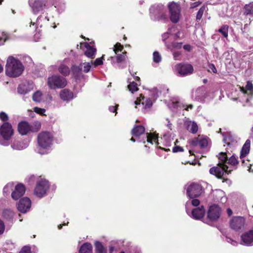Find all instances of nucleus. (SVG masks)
Instances as JSON below:
<instances>
[{"mask_svg": "<svg viewBox=\"0 0 253 253\" xmlns=\"http://www.w3.org/2000/svg\"><path fill=\"white\" fill-rule=\"evenodd\" d=\"M72 72L74 74H78L82 71V68L81 66V65L79 66H73L72 67Z\"/></svg>", "mask_w": 253, "mask_h": 253, "instance_id": "nucleus-49", "label": "nucleus"}, {"mask_svg": "<svg viewBox=\"0 0 253 253\" xmlns=\"http://www.w3.org/2000/svg\"><path fill=\"white\" fill-rule=\"evenodd\" d=\"M86 50L84 51L85 55L90 58H94L95 56L96 49L93 45L89 44L87 43H84Z\"/></svg>", "mask_w": 253, "mask_h": 253, "instance_id": "nucleus-23", "label": "nucleus"}, {"mask_svg": "<svg viewBox=\"0 0 253 253\" xmlns=\"http://www.w3.org/2000/svg\"><path fill=\"white\" fill-rule=\"evenodd\" d=\"M30 140L24 139L22 140H14L11 141L10 146L13 150L21 151L27 148Z\"/></svg>", "mask_w": 253, "mask_h": 253, "instance_id": "nucleus-14", "label": "nucleus"}, {"mask_svg": "<svg viewBox=\"0 0 253 253\" xmlns=\"http://www.w3.org/2000/svg\"><path fill=\"white\" fill-rule=\"evenodd\" d=\"M220 162L219 164L226 165L228 160V157L225 153H221L219 157Z\"/></svg>", "mask_w": 253, "mask_h": 253, "instance_id": "nucleus-42", "label": "nucleus"}, {"mask_svg": "<svg viewBox=\"0 0 253 253\" xmlns=\"http://www.w3.org/2000/svg\"><path fill=\"white\" fill-rule=\"evenodd\" d=\"M245 223V219L239 216L233 218L230 221V225L232 229L235 231H239L244 229Z\"/></svg>", "mask_w": 253, "mask_h": 253, "instance_id": "nucleus-13", "label": "nucleus"}, {"mask_svg": "<svg viewBox=\"0 0 253 253\" xmlns=\"http://www.w3.org/2000/svg\"><path fill=\"white\" fill-rule=\"evenodd\" d=\"M42 99V93L40 91H37L34 93L33 95V99L34 101L40 102Z\"/></svg>", "mask_w": 253, "mask_h": 253, "instance_id": "nucleus-41", "label": "nucleus"}, {"mask_svg": "<svg viewBox=\"0 0 253 253\" xmlns=\"http://www.w3.org/2000/svg\"><path fill=\"white\" fill-rule=\"evenodd\" d=\"M59 72L64 76H67L70 73L69 68L64 64H61L58 68Z\"/></svg>", "mask_w": 253, "mask_h": 253, "instance_id": "nucleus-34", "label": "nucleus"}, {"mask_svg": "<svg viewBox=\"0 0 253 253\" xmlns=\"http://www.w3.org/2000/svg\"><path fill=\"white\" fill-rule=\"evenodd\" d=\"M28 3L34 14L42 13L47 7L46 0H29Z\"/></svg>", "mask_w": 253, "mask_h": 253, "instance_id": "nucleus-5", "label": "nucleus"}, {"mask_svg": "<svg viewBox=\"0 0 253 253\" xmlns=\"http://www.w3.org/2000/svg\"><path fill=\"white\" fill-rule=\"evenodd\" d=\"M20 253H31V248L29 246H24Z\"/></svg>", "mask_w": 253, "mask_h": 253, "instance_id": "nucleus-53", "label": "nucleus"}, {"mask_svg": "<svg viewBox=\"0 0 253 253\" xmlns=\"http://www.w3.org/2000/svg\"><path fill=\"white\" fill-rule=\"evenodd\" d=\"M171 29H169L168 30V31L166 33H165L162 37H163V39L164 40H166L169 37V35L170 34V31Z\"/></svg>", "mask_w": 253, "mask_h": 253, "instance_id": "nucleus-62", "label": "nucleus"}, {"mask_svg": "<svg viewBox=\"0 0 253 253\" xmlns=\"http://www.w3.org/2000/svg\"><path fill=\"white\" fill-rule=\"evenodd\" d=\"M142 100L143 101L141 102V104L144 110L150 108L153 104V102L150 98H145L142 94H140V97L137 98L136 100L134 102V104L136 105H140Z\"/></svg>", "mask_w": 253, "mask_h": 253, "instance_id": "nucleus-21", "label": "nucleus"}, {"mask_svg": "<svg viewBox=\"0 0 253 253\" xmlns=\"http://www.w3.org/2000/svg\"><path fill=\"white\" fill-rule=\"evenodd\" d=\"M42 18V16H40L38 17L37 18V22L36 23H32V22H31V24H32L33 25H40V27H42V25L40 24V20H41V19Z\"/></svg>", "mask_w": 253, "mask_h": 253, "instance_id": "nucleus-61", "label": "nucleus"}, {"mask_svg": "<svg viewBox=\"0 0 253 253\" xmlns=\"http://www.w3.org/2000/svg\"><path fill=\"white\" fill-rule=\"evenodd\" d=\"M104 55H103L100 58H98L95 59V60L94 62V66H97L98 65H102L103 64V59Z\"/></svg>", "mask_w": 253, "mask_h": 253, "instance_id": "nucleus-52", "label": "nucleus"}, {"mask_svg": "<svg viewBox=\"0 0 253 253\" xmlns=\"http://www.w3.org/2000/svg\"><path fill=\"white\" fill-rule=\"evenodd\" d=\"M153 61L155 63H159L161 61V56L159 53L157 51H155L153 53Z\"/></svg>", "mask_w": 253, "mask_h": 253, "instance_id": "nucleus-46", "label": "nucleus"}, {"mask_svg": "<svg viewBox=\"0 0 253 253\" xmlns=\"http://www.w3.org/2000/svg\"><path fill=\"white\" fill-rule=\"evenodd\" d=\"M221 214V209L219 206L216 205L211 206L208 211V217L210 220L216 221L220 217Z\"/></svg>", "mask_w": 253, "mask_h": 253, "instance_id": "nucleus-12", "label": "nucleus"}, {"mask_svg": "<svg viewBox=\"0 0 253 253\" xmlns=\"http://www.w3.org/2000/svg\"><path fill=\"white\" fill-rule=\"evenodd\" d=\"M127 86L129 90L131 93H133L134 92L138 90L137 84L134 81L130 82Z\"/></svg>", "mask_w": 253, "mask_h": 253, "instance_id": "nucleus-39", "label": "nucleus"}, {"mask_svg": "<svg viewBox=\"0 0 253 253\" xmlns=\"http://www.w3.org/2000/svg\"><path fill=\"white\" fill-rule=\"evenodd\" d=\"M172 151L174 153H176L178 152H182L183 151V149L182 147L179 146H175L172 149Z\"/></svg>", "mask_w": 253, "mask_h": 253, "instance_id": "nucleus-57", "label": "nucleus"}, {"mask_svg": "<svg viewBox=\"0 0 253 253\" xmlns=\"http://www.w3.org/2000/svg\"><path fill=\"white\" fill-rule=\"evenodd\" d=\"M201 3H202V2L200 1L192 2L191 4V8H195V7L198 6L199 5H200Z\"/></svg>", "mask_w": 253, "mask_h": 253, "instance_id": "nucleus-60", "label": "nucleus"}, {"mask_svg": "<svg viewBox=\"0 0 253 253\" xmlns=\"http://www.w3.org/2000/svg\"><path fill=\"white\" fill-rule=\"evenodd\" d=\"M145 141L151 144L153 143L157 144L158 136L155 134L147 133L146 134L145 138L144 140H139L140 142L142 141L144 143H145Z\"/></svg>", "mask_w": 253, "mask_h": 253, "instance_id": "nucleus-26", "label": "nucleus"}, {"mask_svg": "<svg viewBox=\"0 0 253 253\" xmlns=\"http://www.w3.org/2000/svg\"><path fill=\"white\" fill-rule=\"evenodd\" d=\"M173 58L175 60H179L181 59V54L179 52H174L173 53Z\"/></svg>", "mask_w": 253, "mask_h": 253, "instance_id": "nucleus-56", "label": "nucleus"}, {"mask_svg": "<svg viewBox=\"0 0 253 253\" xmlns=\"http://www.w3.org/2000/svg\"><path fill=\"white\" fill-rule=\"evenodd\" d=\"M14 187L13 183H8L3 188V193L4 194L9 193L12 189Z\"/></svg>", "mask_w": 253, "mask_h": 253, "instance_id": "nucleus-43", "label": "nucleus"}, {"mask_svg": "<svg viewBox=\"0 0 253 253\" xmlns=\"http://www.w3.org/2000/svg\"><path fill=\"white\" fill-rule=\"evenodd\" d=\"M251 145V141L250 139H247L245 144H244L240 153V159L242 161V163L244 164L245 161V157L248 155L250 152Z\"/></svg>", "mask_w": 253, "mask_h": 253, "instance_id": "nucleus-22", "label": "nucleus"}, {"mask_svg": "<svg viewBox=\"0 0 253 253\" xmlns=\"http://www.w3.org/2000/svg\"><path fill=\"white\" fill-rule=\"evenodd\" d=\"M18 92L21 94H25L28 93L29 89L24 85H19L17 88Z\"/></svg>", "mask_w": 253, "mask_h": 253, "instance_id": "nucleus-40", "label": "nucleus"}, {"mask_svg": "<svg viewBox=\"0 0 253 253\" xmlns=\"http://www.w3.org/2000/svg\"><path fill=\"white\" fill-rule=\"evenodd\" d=\"M203 191V188L200 184L193 183L188 186L186 193L190 198H195L200 196Z\"/></svg>", "mask_w": 253, "mask_h": 253, "instance_id": "nucleus-10", "label": "nucleus"}, {"mask_svg": "<svg viewBox=\"0 0 253 253\" xmlns=\"http://www.w3.org/2000/svg\"><path fill=\"white\" fill-rule=\"evenodd\" d=\"M31 206V201L27 197H24L21 199L17 204L18 210L23 213L27 212L30 209Z\"/></svg>", "mask_w": 253, "mask_h": 253, "instance_id": "nucleus-15", "label": "nucleus"}, {"mask_svg": "<svg viewBox=\"0 0 253 253\" xmlns=\"http://www.w3.org/2000/svg\"><path fill=\"white\" fill-rule=\"evenodd\" d=\"M0 119L3 121H7L8 120V115L4 112H1L0 113Z\"/></svg>", "mask_w": 253, "mask_h": 253, "instance_id": "nucleus-51", "label": "nucleus"}, {"mask_svg": "<svg viewBox=\"0 0 253 253\" xmlns=\"http://www.w3.org/2000/svg\"><path fill=\"white\" fill-rule=\"evenodd\" d=\"M226 241L232 244L233 246H237L238 243L236 241L232 240V239L228 238L227 237H226Z\"/></svg>", "mask_w": 253, "mask_h": 253, "instance_id": "nucleus-58", "label": "nucleus"}, {"mask_svg": "<svg viewBox=\"0 0 253 253\" xmlns=\"http://www.w3.org/2000/svg\"><path fill=\"white\" fill-rule=\"evenodd\" d=\"M191 200L188 201L185 204L186 211L188 214H190V210H192L191 207H197L200 204V201L198 199L192 198Z\"/></svg>", "mask_w": 253, "mask_h": 253, "instance_id": "nucleus-27", "label": "nucleus"}, {"mask_svg": "<svg viewBox=\"0 0 253 253\" xmlns=\"http://www.w3.org/2000/svg\"><path fill=\"white\" fill-rule=\"evenodd\" d=\"M34 111L40 115H43L45 112V110L44 109L39 108L38 107H34Z\"/></svg>", "mask_w": 253, "mask_h": 253, "instance_id": "nucleus-50", "label": "nucleus"}, {"mask_svg": "<svg viewBox=\"0 0 253 253\" xmlns=\"http://www.w3.org/2000/svg\"><path fill=\"white\" fill-rule=\"evenodd\" d=\"M164 7L162 5L152 6L150 8V16L154 20H159L160 15L164 9Z\"/></svg>", "mask_w": 253, "mask_h": 253, "instance_id": "nucleus-18", "label": "nucleus"}, {"mask_svg": "<svg viewBox=\"0 0 253 253\" xmlns=\"http://www.w3.org/2000/svg\"><path fill=\"white\" fill-rule=\"evenodd\" d=\"M209 71L213 73H216L217 72V70L215 67V66L213 64H210L209 65Z\"/></svg>", "mask_w": 253, "mask_h": 253, "instance_id": "nucleus-54", "label": "nucleus"}, {"mask_svg": "<svg viewBox=\"0 0 253 253\" xmlns=\"http://www.w3.org/2000/svg\"><path fill=\"white\" fill-rule=\"evenodd\" d=\"M240 90L244 94H248V95L253 94V84L248 81L245 86V88L243 87H240Z\"/></svg>", "mask_w": 253, "mask_h": 253, "instance_id": "nucleus-28", "label": "nucleus"}, {"mask_svg": "<svg viewBox=\"0 0 253 253\" xmlns=\"http://www.w3.org/2000/svg\"><path fill=\"white\" fill-rule=\"evenodd\" d=\"M167 18V15L166 14V11L165 10V8L162 10V13L160 15V20H165Z\"/></svg>", "mask_w": 253, "mask_h": 253, "instance_id": "nucleus-55", "label": "nucleus"}, {"mask_svg": "<svg viewBox=\"0 0 253 253\" xmlns=\"http://www.w3.org/2000/svg\"><path fill=\"white\" fill-rule=\"evenodd\" d=\"M95 249L96 253H104L105 250L102 244L98 241L95 243Z\"/></svg>", "mask_w": 253, "mask_h": 253, "instance_id": "nucleus-37", "label": "nucleus"}, {"mask_svg": "<svg viewBox=\"0 0 253 253\" xmlns=\"http://www.w3.org/2000/svg\"><path fill=\"white\" fill-rule=\"evenodd\" d=\"M206 93L205 87H201L192 92V96L196 100L202 101L206 98Z\"/></svg>", "mask_w": 253, "mask_h": 253, "instance_id": "nucleus-20", "label": "nucleus"}, {"mask_svg": "<svg viewBox=\"0 0 253 253\" xmlns=\"http://www.w3.org/2000/svg\"><path fill=\"white\" fill-rule=\"evenodd\" d=\"M118 105H116L115 106H110L109 108V111L111 112H115L116 111L117 107H118Z\"/></svg>", "mask_w": 253, "mask_h": 253, "instance_id": "nucleus-64", "label": "nucleus"}, {"mask_svg": "<svg viewBox=\"0 0 253 253\" xmlns=\"http://www.w3.org/2000/svg\"><path fill=\"white\" fill-rule=\"evenodd\" d=\"M241 244L250 246L253 245V227L241 236Z\"/></svg>", "mask_w": 253, "mask_h": 253, "instance_id": "nucleus-16", "label": "nucleus"}, {"mask_svg": "<svg viewBox=\"0 0 253 253\" xmlns=\"http://www.w3.org/2000/svg\"><path fill=\"white\" fill-rule=\"evenodd\" d=\"M18 130L21 135H26L31 130V127L27 122H22L18 125Z\"/></svg>", "mask_w": 253, "mask_h": 253, "instance_id": "nucleus-24", "label": "nucleus"}, {"mask_svg": "<svg viewBox=\"0 0 253 253\" xmlns=\"http://www.w3.org/2000/svg\"><path fill=\"white\" fill-rule=\"evenodd\" d=\"M199 146L201 148H206L208 145V139L205 137L199 135Z\"/></svg>", "mask_w": 253, "mask_h": 253, "instance_id": "nucleus-36", "label": "nucleus"}, {"mask_svg": "<svg viewBox=\"0 0 253 253\" xmlns=\"http://www.w3.org/2000/svg\"><path fill=\"white\" fill-rule=\"evenodd\" d=\"M170 12V19L172 23H176L179 19L180 8L179 5L175 3L171 2L169 5Z\"/></svg>", "mask_w": 253, "mask_h": 253, "instance_id": "nucleus-11", "label": "nucleus"}, {"mask_svg": "<svg viewBox=\"0 0 253 253\" xmlns=\"http://www.w3.org/2000/svg\"><path fill=\"white\" fill-rule=\"evenodd\" d=\"M205 10V6H202L199 11L197 12V15H196V19L197 20H200L203 15L204 12Z\"/></svg>", "mask_w": 253, "mask_h": 253, "instance_id": "nucleus-47", "label": "nucleus"}, {"mask_svg": "<svg viewBox=\"0 0 253 253\" xmlns=\"http://www.w3.org/2000/svg\"><path fill=\"white\" fill-rule=\"evenodd\" d=\"M187 129L192 133H196L198 130L197 124L194 122L188 121L185 123Z\"/></svg>", "mask_w": 253, "mask_h": 253, "instance_id": "nucleus-30", "label": "nucleus"}, {"mask_svg": "<svg viewBox=\"0 0 253 253\" xmlns=\"http://www.w3.org/2000/svg\"><path fill=\"white\" fill-rule=\"evenodd\" d=\"M243 13L245 15L253 14V2L246 4L243 8Z\"/></svg>", "mask_w": 253, "mask_h": 253, "instance_id": "nucleus-33", "label": "nucleus"}, {"mask_svg": "<svg viewBox=\"0 0 253 253\" xmlns=\"http://www.w3.org/2000/svg\"><path fill=\"white\" fill-rule=\"evenodd\" d=\"M5 229V226L3 222L0 219V234L3 233Z\"/></svg>", "mask_w": 253, "mask_h": 253, "instance_id": "nucleus-59", "label": "nucleus"}, {"mask_svg": "<svg viewBox=\"0 0 253 253\" xmlns=\"http://www.w3.org/2000/svg\"><path fill=\"white\" fill-rule=\"evenodd\" d=\"M199 136L198 137H195L189 141V143L193 146L199 145Z\"/></svg>", "mask_w": 253, "mask_h": 253, "instance_id": "nucleus-48", "label": "nucleus"}, {"mask_svg": "<svg viewBox=\"0 0 253 253\" xmlns=\"http://www.w3.org/2000/svg\"><path fill=\"white\" fill-rule=\"evenodd\" d=\"M123 49V46L120 43H117L113 48V51L117 55L116 57L111 56L108 60H111V62L112 64L114 65L116 63L120 64L123 62L126 59V52H123L122 54H117L119 51H121Z\"/></svg>", "mask_w": 253, "mask_h": 253, "instance_id": "nucleus-8", "label": "nucleus"}, {"mask_svg": "<svg viewBox=\"0 0 253 253\" xmlns=\"http://www.w3.org/2000/svg\"><path fill=\"white\" fill-rule=\"evenodd\" d=\"M24 67L19 60L9 57L5 66V74L10 77L16 78L20 76L24 71Z\"/></svg>", "mask_w": 253, "mask_h": 253, "instance_id": "nucleus-2", "label": "nucleus"}, {"mask_svg": "<svg viewBox=\"0 0 253 253\" xmlns=\"http://www.w3.org/2000/svg\"><path fill=\"white\" fill-rule=\"evenodd\" d=\"M226 164L230 165V169L233 170V169H236L237 168V166L238 165L239 162L237 158L233 155L228 159Z\"/></svg>", "mask_w": 253, "mask_h": 253, "instance_id": "nucleus-32", "label": "nucleus"}, {"mask_svg": "<svg viewBox=\"0 0 253 253\" xmlns=\"http://www.w3.org/2000/svg\"><path fill=\"white\" fill-rule=\"evenodd\" d=\"M59 95L61 99L65 101H70L74 98L73 93L67 89L61 90Z\"/></svg>", "mask_w": 253, "mask_h": 253, "instance_id": "nucleus-25", "label": "nucleus"}, {"mask_svg": "<svg viewBox=\"0 0 253 253\" xmlns=\"http://www.w3.org/2000/svg\"><path fill=\"white\" fill-rule=\"evenodd\" d=\"M92 247L90 243H85L80 248L79 253H92Z\"/></svg>", "mask_w": 253, "mask_h": 253, "instance_id": "nucleus-31", "label": "nucleus"}, {"mask_svg": "<svg viewBox=\"0 0 253 253\" xmlns=\"http://www.w3.org/2000/svg\"><path fill=\"white\" fill-rule=\"evenodd\" d=\"M233 170L226 165L218 164L217 167H214L210 169L211 174L214 175L218 178H221L224 174L229 173Z\"/></svg>", "mask_w": 253, "mask_h": 253, "instance_id": "nucleus-9", "label": "nucleus"}, {"mask_svg": "<svg viewBox=\"0 0 253 253\" xmlns=\"http://www.w3.org/2000/svg\"><path fill=\"white\" fill-rule=\"evenodd\" d=\"M145 132V128L141 125L135 126L131 130V133L135 137H138Z\"/></svg>", "mask_w": 253, "mask_h": 253, "instance_id": "nucleus-29", "label": "nucleus"}, {"mask_svg": "<svg viewBox=\"0 0 253 253\" xmlns=\"http://www.w3.org/2000/svg\"><path fill=\"white\" fill-rule=\"evenodd\" d=\"M229 26L227 25L222 26L219 30L218 32L220 33L223 37L227 38L228 35Z\"/></svg>", "mask_w": 253, "mask_h": 253, "instance_id": "nucleus-38", "label": "nucleus"}, {"mask_svg": "<svg viewBox=\"0 0 253 253\" xmlns=\"http://www.w3.org/2000/svg\"><path fill=\"white\" fill-rule=\"evenodd\" d=\"M174 70L178 76L184 77L191 75L193 73L194 69L190 64L179 63L174 66Z\"/></svg>", "mask_w": 253, "mask_h": 253, "instance_id": "nucleus-7", "label": "nucleus"}, {"mask_svg": "<svg viewBox=\"0 0 253 253\" xmlns=\"http://www.w3.org/2000/svg\"><path fill=\"white\" fill-rule=\"evenodd\" d=\"M49 188L48 181L42 179L37 182L34 190V194L39 198H42L46 194Z\"/></svg>", "mask_w": 253, "mask_h": 253, "instance_id": "nucleus-6", "label": "nucleus"}, {"mask_svg": "<svg viewBox=\"0 0 253 253\" xmlns=\"http://www.w3.org/2000/svg\"><path fill=\"white\" fill-rule=\"evenodd\" d=\"M14 212L9 209H6L3 211L2 215L6 219H12L14 216Z\"/></svg>", "mask_w": 253, "mask_h": 253, "instance_id": "nucleus-35", "label": "nucleus"}, {"mask_svg": "<svg viewBox=\"0 0 253 253\" xmlns=\"http://www.w3.org/2000/svg\"><path fill=\"white\" fill-rule=\"evenodd\" d=\"M14 131L12 126L8 123H3L0 127V134L2 138L0 139V144L8 146L9 140L13 135Z\"/></svg>", "mask_w": 253, "mask_h": 253, "instance_id": "nucleus-3", "label": "nucleus"}, {"mask_svg": "<svg viewBox=\"0 0 253 253\" xmlns=\"http://www.w3.org/2000/svg\"><path fill=\"white\" fill-rule=\"evenodd\" d=\"M52 134L46 131L41 132L37 136V145L36 151L41 155L48 153L53 144Z\"/></svg>", "mask_w": 253, "mask_h": 253, "instance_id": "nucleus-1", "label": "nucleus"}, {"mask_svg": "<svg viewBox=\"0 0 253 253\" xmlns=\"http://www.w3.org/2000/svg\"><path fill=\"white\" fill-rule=\"evenodd\" d=\"M224 141L225 143L227 144L228 146L230 145H233L235 142V141L233 140L232 137L230 135L227 136L224 138Z\"/></svg>", "mask_w": 253, "mask_h": 253, "instance_id": "nucleus-45", "label": "nucleus"}, {"mask_svg": "<svg viewBox=\"0 0 253 253\" xmlns=\"http://www.w3.org/2000/svg\"><path fill=\"white\" fill-rule=\"evenodd\" d=\"M82 70L85 73H88L91 68V65L89 63H84L81 64Z\"/></svg>", "mask_w": 253, "mask_h": 253, "instance_id": "nucleus-44", "label": "nucleus"}, {"mask_svg": "<svg viewBox=\"0 0 253 253\" xmlns=\"http://www.w3.org/2000/svg\"><path fill=\"white\" fill-rule=\"evenodd\" d=\"M205 214V210L204 206H201L199 207L192 209L190 210V214H188L194 219L199 220L202 218Z\"/></svg>", "mask_w": 253, "mask_h": 253, "instance_id": "nucleus-17", "label": "nucleus"}, {"mask_svg": "<svg viewBox=\"0 0 253 253\" xmlns=\"http://www.w3.org/2000/svg\"><path fill=\"white\" fill-rule=\"evenodd\" d=\"M6 39L5 35L4 34L3 37H0V45L3 44Z\"/></svg>", "mask_w": 253, "mask_h": 253, "instance_id": "nucleus-63", "label": "nucleus"}, {"mask_svg": "<svg viewBox=\"0 0 253 253\" xmlns=\"http://www.w3.org/2000/svg\"><path fill=\"white\" fill-rule=\"evenodd\" d=\"M67 80L59 75H53L47 79V84L50 89L62 88L66 86Z\"/></svg>", "mask_w": 253, "mask_h": 253, "instance_id": "nucleus-4", "label": "nucleus"}, {"mask_svg": "<svg viewBox=\"0 0 253 253\" xmlns=\"http://www.w3.org/2000/svg\"><path fill=\"white\" fill-rule=\"evenodd\" d=\"M25 192V187L22 184H18L15 187L14 190L11 193V197L14 200H17L23 196Z\"/></svg>", "mask_w": 253, "mask_h": 253, "instance_id": "nucleus-19", "label": "nucleus"}]
</instances>
